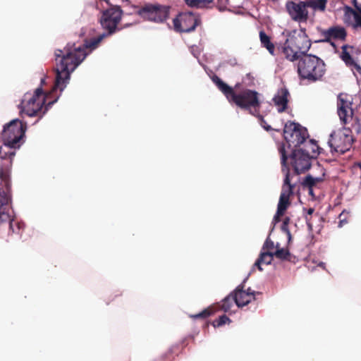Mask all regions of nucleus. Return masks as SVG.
Returning <instances> with one entry per match:
<instances>
[{
    "label": "nucleus",
    "instance_id": "nucleus-1",
    "mask_svg": "<svg viewBox=\"0 0 361 361\" xmlns=\"http://www.w3.org/2000/svg\"><path fill=\"white\" fill-rule=\"evenodd\" d=\"M108 36L102 34L86 42L84 45L77 46L75 43H68L63 49H56L54 52L56 61V79L53 91L59 89L62 92L68 83L71 74L86 58V49H96L103 39Z\"/></svg>",
    "mask_w": 361,
    "mask_h": 361
},
{
    "label": "nucleus",
    "instance_id": "nucleus-2",
    "mask_svg": "<svg viewBox=\"0 0 361 361\" xmlns=\"http://www.w3.org/2000/svg\"><path fill=\"white\" fill-rule=\"evenodd\" d=\"M311 46L312 42L305 28L300 27L299 30H293L287 33L286 39L281 46V51L287 60L294 62L307 54Z\"/></svg>",
    "mask_w": 361,
    "mask_h": 361
},
{
    "label": "nucleus",
    "instance_id": "nucleus-3",
    "mask_svg": "<svg viewBox=\"0 0 361 361\" xmlns=\"http://www.w3.org/2000/svg\"><path fill=\"white\" fill-rule=\"evenodd\" d=\"M297 71L302 80L315 82L320 80L326 72L324 61L316 55L305 54L298 59Z\"/></svg>",
    "mask_w": 361,
    "mask_h": 361
},
{
    "label": "nucleus",
    "instance_id": "nucleus-4",
    "mask_svg": "<svg viewBox=\"0 0 361 361\" xmlns=\"http://www.w3.org/2000/svg\"><path fill=\"white\" fill-rule=\"evenodd\" d=\"M27 124L16 118L5 124L1 133L4 147L16 151L25 142Z\"/></svg>",
    "mask_w": 361,
    "mask_h": 361
},
{
    "label": "nucleus",
    "instance_id": "nucleus-5",
    "mask_svg": "<svg viewBox=\"0 0 361 361\" xmlns=\"http://www.w3.org/2000/svg\"><path fill=\"white\" fill-rule=\"evenodd\" d=\"M45 96L42 87L35 90L33 94L27 92L24 94L20 103L21 112H24L28 116H35L41 114L44 115L56 101L49 102L45 105Z\"/></svg>",
    "mask_w": 361,
    "mask_h": 361
},
{
    "label": "nucleus",
    "instance_id": "nucleus-6",
    "mask_svg": "<svg viewBox=\"0 0 361 361\" xmlns=\"http://www.w3.org/2000/svg\"><path fill=\"white\" fill-rule=\"evenodd\" d=\"M281 156L282 172L285 175L283 185L277 205L276 216H282L290 204L289 197L293 193L295 184H291L290 170L287 166L288 157L286 154L284 147L279 149Z\"/></svg>",
    "mask_w": 361,
    "mask_h": 361
},
{
    "label": "nucleus",
    "instance_id": "nucleus-7",
    "mask_svg": "<svg viewBox=\"0 0 361 361\" xmlns=\"http://www.w3.org/2000/svg\"><path fill=\"white\" fill-rule=\"evenodd\" d=\"M212 80L229 102L235 103L238 106L242 109H248V90H244L241 93H237L239 87L238 85H236L235 89H233L226 84L216 75L212 78Z\"/></svg>",
    "mask_w": 361,
    "mask_h": 361
},
{
    "label": "nucleus",
    "instance_id": "nucleus-8",
    "mask_svg": "<svg viewBox=\"0 0 361 361\" xmlns=\"http://www.w3.org/2000/svg\"><path fill=\"white\" fill-rule=\"evenodd\" d=\"M283 137L288 147L299 148L309 137L307 130L295 122L286 123L283 130Z\"/></svg>",
    "mask_w": 361,
    "mask_h": 361
},
{
    "label": "nucleus",
    "instance_id": "nucleus-9",
    "mask_svg": "<svg viewBox=\"0 0 361 361\" xmlns=\"http://www.w3.org/2000/svg\"><path fill=\"white\" fill-rule=\"evenodd\" d=\"M201 23L200 15L193 12L180 13L173 20L174 30L179 32H192Z\"/></svg>",
    "mask_w": 361,
    "mask_h": 361
},
{
    "label": "nucleus",
    "instance_id": "nucleus-10",
    "mask_svg": "<svg viewBox=\"0 0 361 361\" xmlns=\"http://www.w3.org/2000/svg\"><path fill=\"white\" fill-rule=\"evenodd\" d=\"M11 201V196L4 190L0 189V224L8 223L6 226L8 228V235L14 233H18L22 228L20 223L11 219V216L7 211Z\"/></svg>",
    "mask_w": 361,
    "mask_h": 361
},
{
    "label": "nucleus",
    "instance_id": "nucleus-11",
    "mask_svg": "<svg viewBox=\"0 0 361 361\" xmlns=\"http://www.w3.org/2000/svg\"><path fill=\"white\" fill-rule=\"evenodd\" d=\"M123 15L120 6L111 7L103 12L100 20L102 27L108 31L107 35H111L121 28L118 27Z\"/></svg>",
    "mask_w": 361,
    "mask_h": 361
},
{
    "label": "nucleus",
    "instance_id": "nucleus-12",
    "mask_svg": "<svg viewBox=\"0 0 361 361\" xmlns=\"http://www.w3.org/2000/svg\"><path fill=\"white\" fill-rule=\"evenodd\" d=\"M15 155L16 151L9 149L6 150L4 147H0V179L5 183L6 190H4V191L10 196L9 176L12 167L13 159ZM1 189L2 190V188Z\"/></svg>",
    "mask_w": 361,
    "mask_h": 361
},
{
    "label": "nucleus",
    "instance_id": "nucleus-13",
    "mask_svg": "<svg viewBox=\"0 0 361 361\" xmlns=\"http://www.w3.org/2000/svg\"><path fill=\"white\" fill-rule=\"evenodd\" d=\"M137 14L145 20L161 23L169 18V7L158 4H148L139 9Z\"/></svg>",
    "mask_w": 361,
    "mask_h": 361
},
{
    "label": "nucleus",
    "instance_id": "nucleus-14",
    "mask_svg": "<svg viewBox=\"0 0 361 361\" xmlns=\"http://www.w3.org/2000/svg\"><path fill=\"white\" fill-rule=\"evenodd\" d=\"M290 159L297 175L307 171L311 166L310 153L302 147L293 149Z\"/></svg>",
    "mask_w": 361,
    "mask_h": 361
},
{
    "label": "nucleus",
    "instance_id": "nucleus-15",
    "mask_svg": "<svg viewBox=\"0 0 361 361\" xmlns=\"http://www.w3.org/2000/svg\"><path fill=\"white\" fill-rule=\"evenodd\" d=\"M308 2L300 1L298 3L288 1L286 4V9L294 21L298 23L306 22L308 18V11L306 7Z\"/></svg>",
    "mask_w": 361,
    "mask_h": 361
},
{
    "label": "nucleus",
    "instance_id": "nucleus-16",
    "mask_svg": "<svg viewBox=\"0 0 361 361\" xmlns=\"http://www.w3.org/2000/svg\"><path fill=\"white\" fill-rule=\"evenodd\" d=\"M323 39L316 40L315 42H329L333 47H335L332 39L345 40L347 36L345 29L341 26H332L326 30H322Z\"/></svg>",
    "mask_w": 361,
    "mask_h": 361
},
{
    "label": "nucleus",
    "instance_id": "nucleus-17",
    "mask_svg": "<svg viewBox=\"0 0 361 361\" xmlns=\"http://www.w3.org/2000/svg\"><path fill=\"white\" fill-rule=\"evenodd\" d=\"M289 96V91L286 87H282L277 90L272 101L277 107L278 112L282 113L286 110Z\"/></svg>",
    "mask_w": 361,
    "mask_h": 361
},
{
    "label": "nucleus",
    "instance_id": "nucleus-18",
    "mask_svg": "<svg viewBox=\"0 0 361 361\" xmlns=\"http://www.w3.org/2000/svg\"><path fill=\"white\" fill-rule=\"evenodd\" d=\"M235 304L238 307H243L248 304V292L243 290V287L238 286L234 292L231 293Z\"/></svg>",
    "mask_w": 361,
    "mask_h": 361
},
{
    "label": "nucleus",
    "instance_id": "nucleus-19",
    "mask_svg": "<svg viewBox=\"0 0 361 361\" xmlns=\"http://www.w3.org/2000/svg\"><path fill=\"white\" fill-rule=\"evenodd\" d=\"M274 257V252L271 251H261L260 255L257 261L255 262V263L254 264L252 269H255V267H257V269L259 271H262V265L271 264V262L273 261Z\"/></svg>",
    "mask_w": 361,
    "mask_h": 361
},
{
    "label": "nucleus",
    "instance_id": "nucleus-20",
    "mask_svg": "<svg viewBox=\"0 0 361 361\" xmlns=\"http://www.w3.org/2000/svg\"><path fill=\"white\" fill-rule=\"evenodd\" d=\"M317 167L321 170V175L319 176H313L312 174H308L305 176L302 181V185L306 188H313L318 183L324 181V176L326 175L325 170L324 168H321L319 165Z\"/></svg>",
    "mask_w": 361,
    "mask_h": 361
},
{
    "label": "nucleus",
    "instance_id": "nucleus-21",
    "mask_svg": "<svg viewBox=\"0 0 361 361\" xmlns=\"http://www.w3.org/2000/svg\"><path fill=\"white\" fill-rule=\"evenodd\" d=\"M185 4L190 8H207L214 0H184Z\"/></svg>",
    "mask_w": 361,
    "mask_h": 361
},
{
    "label": "nucleus",
    "instance_id": "nucleus-22",
    "mask_svg": "<svg viewBox=\"0 0 361 361\" xmlns=\"http://www.w3.org/2000/svg\"><path fill=\"white\" fill-rule=\"evenodd\" d=\"M259 38L262 46L268 50L270 54L274 56L275 47L269 37L264 31H260Z\"/></svg>",
    "mask_w": 361,
    "mask_h": 361
},
{
    "label": "nucleus",
    "instance_id": "nucleus-23",
    "mask_svg": "<svg viewBox=\"0 0 361 361\" xmlns=\"http://www.w3.org/2000/svg\"><path fill=\"white\" fill-rule=\"evenodd\" d=\"M310 153V158L316 159L317 157L320 154V147L317 145L314 140H310L305 145V148Z\"/></svg>",
    "mask_w": 361,
    "mask_h": 361
},
{
    "label": "nucleus",
    "instance_id": "nucleus-24",
    "mask_svg": "<svg viewBox=\"0 0 361 361\" xmlns=\"http://www.w3.org/2000/svg\"><path fill=\"white\" fill-rule=\"evenodd\" d=\"M274 257L281 260H286L293 262L295 257L292 255L288 249L278 248L274 252Z\"/></svg>",
    "mask_w": 361,
    "mask_h": 361
},
{
    "label": "nucleus",
    "instance_id": "nucleus-25",
    "mask_svg": "<svg viewBox=\"0 0 361 361\" xmlns=\"http://www.w3.org/2000/svg\"><path fill=\"white\" fill-rule=\"evenodd\" d=\"M352 15L354 18L355 23L353 25V28L361 27V16L353 10L350 6H345V17H349Z\"/></svg>",
    "mask_w": 361,
    "mask_h": 361
},
{
    "label": "nucleus",
    "instance_id": "nucleus-26",
    "mask_svg": "<svg viewBox=\"0 0 361 361\" xmlns=\"http://www.w3.org/2000/svg\"><path fill=\"white\" fill-rule=\"evenodd\" d=\"M263 96L255 90H250V109L259 107L262 102Z\"/></svg>",
    "mask_w": 361,
    "mask_h": 361
},
{
    "label": "nucleus",
    "instance_id": "nucleus-27",
    "mask_svg": "<svg viewBox=\"0 0 361 361\" xmlns=\"http://www.w3.org/2000/svg\"><path fill=\"white\" fill-rule=\"evenodd\" d=\"M235 304V301L233 298H232V294H229L226 296L222 301L221 304H219V308L225 312H228L232 311V307Z\"/></svg>",
    "mask_w": 361,
    "mask_h": 361
},
{
    "label": "nucleus",
    "instance_id": "nucleus-28",
    "mask_svg": "<svg viewBox=\"0 0 361 361\" xmlns=\"http://www.w3.org/2000/svg\"><path fill=\"white\" fill-rule=\"evenodd\" d=\"M216 312V310L213 306L209 307L198 314L191 315L190 317L193 319H206Z\"/></svg>",
    "mask_w": 361,
    "mask_h": 361
},
{
    "label": "nucleus",
    "instance_id": "nucleus-29",
    "mask_svg": "<svg viewBox=\"0 0 361 361\" xmlns=\"http://www.w3.org/2000/svg\"><path fill=\"white\" fill-rule=\"evenodd\" d=\"M341 104H338V114L339 116L341 121L345 124L347 123V115H348V111L344 106V101L343 99L341 100Z\"/></svg>",
    "mask_w": 361,
    "mask_h": 361
},
{
    "label": "nucleus",
    "instance_id": "nucleus-30",
    "mask_svg": "<svg viewBox=\"0 0 361 361\" xmlns=\"http://www.w3.org/2000/svg\"><path fill=\"white\" fill-rule=\"evenodd\" d=\"M342 54H341V59L345 62V63L348 66H353V63H355V61L350 54L349 52L346 51V45H343L342 47Z\"/></svg>",
    "mask_w": 361,
    "mask_h": 361
},
{
    "label": "nucleus",
    "instance_id": "nucleus-31",
    "mask_svg": "<svg viewBox=\"0 0 361 361\" xmlns=\"http://www.w3.org/2000/svg\"><path fill=\"white\" fill-rule=\"evenodd\" d=\"M326 0H315L308 2V6L312 7L314 9L324 11L326 8Z\"/></svg>",
    "mask_w": 361,
    "mask_h": 361
},
{
    "label": "nucleus",
    "instance_id": "nucleus-32",
    "mask_svg": "<svg viewBox=\"0 0 361 361\" xmlns=\"http://www.w3.org/2000/svg\"><path fill=\"white\" fill-rule=\"evenodd\" d=\"M231 322V320L226 315H222V316L219 317V319H215L213 322V326L214 327H219V326H221L225 324L226 322Z\"/></svg>",
    "mask_w": 361,
    "mask_h": 361
},
{
    "label": "nucleus",
    "instance_id": "nucleus-33",
    "mask_svg": "<svg viewBox=\"0 0 361 361\" xmlns=\"http://www.w3.org/2000/svg\"><path fill=\"white\" fill-rule=\"evenodd\" d=\"M256 116L258 123L265 130L269 131L272 130L271 126L267 123V122L264 121V118L261 115L258 114Z\"/></svg>",
    "mask_w": 361,
    "mask_h": 361
},
{
    "label": "nucleus",
    "instance_id": "nucleus-34",
    "mask_svg": "<svg viewBox=\"0 0 361 361\" xmlns=\"http://www.w3.org/2000/svg\"><path fill=\"white\" fill-rule=\"evenodd\" d=\"M274 242L271 240L270 238L268 237L262 246V251H271V250L274 249Z\"/></svg>",
    "mask_w": 361,
    "mask_h": 361
},
{
    "label": "nucleus",
    "instance_id": "nucleus-35",
    "mask_svg": "<svg viewBox=\"0 0 361 361\" xmlns=\"http://www.w3.org/2000/svg\"><path fill=\"white\" fill-rule=\"evenodd\" d=\"M281 229L282 232L285 233L287 235L288 241L291 240V233L288 228V225L286 224V223H282Z\"/></svg>",
    "mask_w": 361,
    "mask_h": 361
},
{
    "label": "nucleus",
    "instance_id": "nucleus-36",
    "mask_svg": "<svg viewBox=\"0 0 361 361\" xmlns=\"http://www.w3.org/2000/svg\"><path fill=\"white\" fill-rule=\"evenodd\" d=\"M341 136H343L345 137V142L346 144V147H350L351 145L352 142H353V139L352 136H350L349 134H348L345 132L343 133Z\"/></svg>",
    "mask_w": 361,
    "mask_h": 361
},
{
    "label": "nucleus",
    "instance_id": "nucleus-37",
    "mask_svg": "<svg viewBox=\"0 0 361 361\" xmlns=\"http://www.w3.org/2000/svg\"><path fill=\"white\" fill-rule=\"evenodd\" d=\"M334 133H331L330 140H329L328 143L331 149L334 148L335 151L338 152L339 150L338 149V146L336 143H334Z\"/></svg>",
    "mask_w": 361,
    "mask_h": 361
},
{
    "label": "nucleus",
    "instance_id": "nucleus-38",
    "mask_svg": "<svg viewBox=\"0 0 361 361\" xmlns=\"http://www.w3.org/2000/svg\"><path fill=\"white\" fill-rule=\"evenodd\" d=\"M249 295H250V303H251V302L252 300H257V295H261V293L260 292H255V291H252L251 292L250 290Z\"/></svg>",
    "mask_w": 361,
    "mask_h": 361
},
{
    "label": "nucleus",
    "instance_id": "nucleus-39",
    "mask_svg": "<svg viewBox=\"0 0 361 361\" xmlns=\"http://www.w3.org/2000/svg\"><path fill=\"white\" fill-rule=\"evenodd\" d=\"M305 221H306V224H307V226L308 228V230L310 231H312V229H313V225L311 223L310 221V218L308 217L307 216H305Z\"/></svg>",
    "mask_w": 361,
    "mask_h": 361
},
{
    "label": "nucleus",
    "instance_id": "nucleus-40",
    "mask_svg": "<svg viewBox=\"0 0 361 361\" xmlns=\"http://www.w3.org/2000/svg\"><path fill=\"white\" fill-rule=\"evenodd\" d=\"M303 211L306 212L305 216H307L309 217V216L314 213V209L312 207H310L308 209L303 208Z\"/></svg>",
    "mask_w": 361,
    "mask_h": 361
},
{
    "label": "nucleus",
    "instance_id": "nucleus-41",
    "mask_svg": "<svg viewBox=\"0 0 361 361\" xmlns=\"http://www.w3.org/2000/svg\"><path fill=\"white\" fill-rule=\"evenodd\" d=\"M353 66H354V67L356 68V70L360 73L361 75V67L355 62V63L353 64Z\"/></svg>",
    "mask_w": 361,
    "mask_h": 361
},
{
    "label": "nucleus",
    "instance_id": "nucleus-42",
    "mask_svg": "<svg viewBox=\"0 0 361 361\" xmlns=\"http://www.w3.org/2000/svg\"><path fill=\"white\" fill-rule=\"evenodd\" d=\"M355 8L361 14V4L358 3L357 4H355Z\"/></svg>",
    "mask_w": 361,
    "mask_h": 361
},
{
    "label": "nucleus",
    "instance_id": "nucleus-43",
    "mask_svg": "<svg viewBox=\"0 0 361 361\" xmlns=\"http://www.w3.org/2000/svg\"><path fill=\"white\" fill-rule=\"evenodd\" d=\"M308 188L309 195L314 197V192H313V188Z\"/></svg>",
    "mask_w": 361,
    "mask_h": 361
},
{
    "label": "nucleus",
    "instance_id": "nucleus-44",
    "mask_svg": "<svg viewBox=\"0 0 361 361\" xmlns=\"http://www.w3.org/2000/svg\"><path fill=\"white\" fill-rule=\"evenodd\" d=\"M290 221V217L286 216V217H285V219H283V223H286V224L288 225V224H289Z\"/></svg>",
    "mask_w": 361,
    "mask_h": 361
},
{
    "label": "nucleus",
    "instance_id": "nucleus-45",
    "mask_svg": "<svg viewBox=\"0 0 361 361\" xmlns=\"http://www.w3.org/2000/svg\"><path fill=\"white\" fill-rule=\"evenodd\" d=\"M280 216H276V214L274 215V221L276 222H278L280 221Z\"/></svg>",
    "mask_w": 361,
    "mask_h": 361
},
{
    "label": "nucleus",
    "instance_id": "nucleus-46",
    "mask_svg": "<svg viewBox=\"0 0 361 361\" xmlns=\"http://www.w3.org/2000/svg\"><path fill=\"white\" fill-rule=\"evenodd\" d=\"M346 222H347V221H346L345 220H344V219L341 220V221H339L338 226H339V227H341V226H343V224L344 223H346Z\"/></svg>",
    "mask_w": 361,
    "mask_h": 361
},
{
    "label": "nucleus",
    "instance_id": "nucleus-47",
    "mask_svg": "<svg viewBox=\"0 0 361 361\" xmlns=\"http://www.w3.org/2000/svg\"><path fill=\"white\" fill-rule=\"evenodd\" d=\"M352 2H353V5H354V6H355V4H358V3H357V0H352Z\"/></svg>",
    "mask_w": 361,
    "mask_h": 361
},
{
    "label": "nucleus",
    "instance_id": "nucleus-48",
    "mask_svg": "<svg viewBox=\"0 0 361 361\" xmlns=\"http://www.w3.org/2000/svg\"><path fill=\"white\" fill-rule=\"evenodd\" d=\"M319 267H324V262H320V263L319 264Z\"/></svg>",
    "mask_w": 361,
    "mask_h": 361
},
{
    "label": "nucleus",
    "instance_id": "nucleus-49",
    "mask_svg": "<svg viewBox=\"0 0 361 361\" xmlns=\"http://www.w3.org/2000/svg\"><path fill=\"white\" fill-rule=\"evenodd\" d=\"M44 80H45V79H44V78H42V79H41V83H42V84H44Z\"/></svg>",
    "mask_w": 361,
    "mask_h": 361
},
{
    "label": "nucleus",
    "instance_id": "nucleus-50",
    "mask_svg": "<svg viewBox=\"0 0 361 361\" xmlns=\"http://www.w3.org/2000/svg\"><path fill=\"white\" fill-rule=\"evenodd\" d=\"M357 166L361 169V162L357 164Z\"/></svg>",
    "mask_w": 361,
    "mask_h": 361
},
{
    "label": "nucleus",
    "instance_id": "nucleus-51",
    "mask_svg": "<svg viewBox=\"0 0 361 361\" xmlns=\"http://www.w3.org/2000/svg\"><path fill=\"white\" fill-rule=\"evenodd\" d=\"M356 130H357V133H359L360 132V128L357 127V129Z\"/></svg>",
    "mask_w": 361,
    "mask_h": 361
},
{
    "label": "nucleus",
    "instance_id": "nucleus-52",
    "mask_svg": "<svg viewBox=\"0 0 361 361\" xmlns=\"http://www.w3.org/2000/svg\"><path fill=\"white\" fill-rule=\"evenodd\" d=\"M237 13H243V12H242V11H238Z\"/></svg>",
    "mask_w": 361,
    "mask_h": 361
},
{
    "label": "nucleus",
    "instance_id": "nucleus-53",
    "mask_svg": "<svg viewBox=\"0 0 361 361\" xmlns=\"http://www.w3.org/2000/svg\"><path fill=\"white\" fill-rule=\"evenodd\" d=\"M343 213H345V211H343V212L341 213V215H343Z\"/></svg>",
    "mask_w": 361,
    "mask_h": 361
},
{
    "label": "nucleus",
    "instance_id": "nucleus-54",
    "mask_svg": "<svg viewBox=\"0 0 361 361\" xmlns=\"http://www.w3.org/2000/svg\"><path fill=\"white\" fill-rule=\"evenodd\" d=\"M343 213H345V211H343V212L341 213V215H343Z\"/></svg>",
    "mask_w": 361,
    "mask_h": 361
},
{
    "label": "nucleus",
    "instance_id": "nucleus-55",
    "mask_svg": "<svg viewBox=\"0 0 361 361\" xmlns=\"http://www.w3.org/2000/svg\"><path fill=\"white\" fill-rule=\"evenodd\" d=\"M343 213H345V211H343V212L341 213V215H343Z\"/></svg>",
    "mask_w": 361,
    "mask_h": 361
}]
</instances>
